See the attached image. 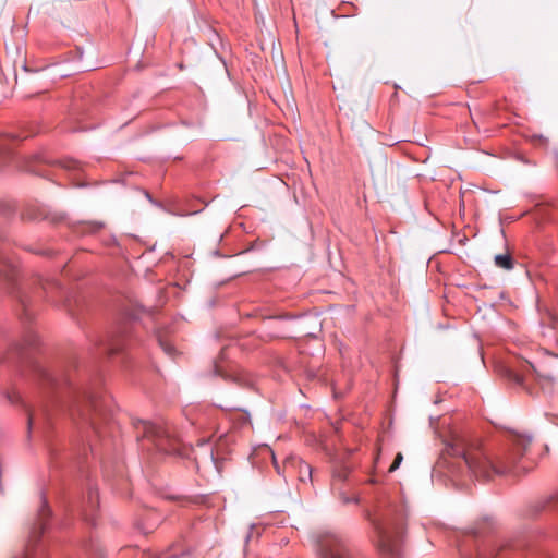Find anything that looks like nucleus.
Returning <instances> with one entry per match:
<instances>
[{
	"mask_svg": "<svg viewBox=\"0 0 558 558\" xmlns=\"http://www.w3.org/2000/svg\"><path fill=\"white\" fill-rule=\"evenodd\" d=\"M470 551L461 549L463 558H508V549L490 539H482L477 536H469Z\"/></svg>",
	"mask_w": 558,
	"mask_h": 558,
	"instance_id": "obj_8",
	"label": "nucleus"
},
{
	"mask_svg": "<svg viewBox=\"0 0 558 558\" xmlns=\"http://www.w3.org/2000/svg\"><path fill=\"white\" fill-rule=\"evenodd\" d=\"M318 553L322 558H351L350 549L344 539L333 533L319 538Z\"/></svg>",
	"mask_w": 558,
	"mask_h": 558,
	"instance_id": "obj_9",
	"label": "nucleus"
},
{
	"mask_svg": "<svg viewBox=\"0 0 558 558\" xmlns=\"http://www.w3.org/2000/svg\"><path fill=\"white\" fill-rule=\"evenodd\" d=\"M402 460H403L402 453L398 452L392 464L389 468V472H395L400 466Z\"/></svg>",
	"mask_w": 558,
	"mask_h": 558,
	"instance_id": "obj_18",
	"label": "nucleus"
},
{
	"mask_svg": "<svg viewBox=\"0 0 558 558\" xmlns=\"http://www.w3.org/2000/svg\"><path fill=\"white\" fill-rule=\"evenodd\" d=\"M134 427L138 435L141 434L143 438L151 440L159 451L165 453L177 452V440L165 424L138 420L134 423Z\"/></svg>",
	"mask_w": 558,
	"mask_h": 558,
	"instance_id": "obj_5",
	"label": "nucleus"
},
{
	"mask_svg": "<svg viewBox=\"0 0 558 558\" xmlns=\"http://www.w3.org/2000/svg\"><path fill=\"white\" fill-rule=\"evenodd\" d=\"M532 436L514 433L502 457L493 459L481 447L462 437H453L446 444L445 453L458 458L475 477L488 480L494 475L525 474L534 469L536 460L531 448Z\"/></svg>",
	"mask_w": 558,
	"mask_h": 558,
	"instance_id": "obj_1",
	"label": "nucleus"
},
{
	"mask_svg": "<svg viewBox=\"0 0 558 558\" xmlns=\"http://www.w3.org/2000/svg\"><path fill=\"white\" fill-rule=\"evenodd\" d=\"M7 397H8L9 401L12 402V403L17 402L19 399H20V397L16 393H14V395H10L9 393Z\"/></svg>",
	"mask_w": 558,
	"mask_h": 558,
	"instance_id": "obj_20",
	"label": "nucleus"
},
{
	"mask_svg": "<svg viewBox=\"0 0 558 558\" xmlns=\"http://www.w3.org/2000/svg\"><path fill=\"white\" fill-rule=\"evenodd\" d=\"M50 515L47 500L41 497V507L38 511V523L31 532L29 539L24 550L13 558H48L44 547L38 545L40 535L46 529V520Z\"/></svg>",
	"mask_w": 558,
	"mask_h": 558,
	"instance_id": "obj_7",
	"label": "nucleus"
},
{
	"mask_svg": "<svg viewBox=\"0 0 558 558\" xmlns=\"http://www.w3.org/2000/svg\"><path fill=\"white\" fill-rule=\"evenodd\" d=\"M350 501H351V499H349L347 497H343V502L348 504ZM352 501L356 502L357 500L356 499H352Z\"/></svg>",
	"mask_w": 558,
	"mask_h": 558,
	"instance_id": "obj_23",
	"label": "nucleus"
},
{
	"mask_svg": "<svg viewBox=\"0 0 558 558\" xmlns=\"http://www.w3.org/2000/svg\"><path fill=\"white\" fill-rule=\"evenodd\" d=\"M351 472V468L347 464H339L337 465L332 471V485L336 484V482H343L348 478L349 474Z\"/></svg>",
	"mask_w": 558,
	"mask_h": 558,
	"instance_id": "obj_12",
	"label": "nucleus"
},
{
	"mask_svg": "<svg viewBox=\"0 0 558 558\" xmlns=\"http://www.w3.org/2000/svg\"><path fill=\"white\" fill-rule=\"evenodd\" d=\"M159 344L168 355H173L175 350L171 343H169L162 339H159Z\"/></svg>",
	"mask_w": 558,
	"mask_h": 558,
	"instance_id": "obj_17",
	"label": "nucleus"
},
{
	"mask_svg": "<svg viewBox=\"0 0 558 558\" xmlns=\"http://www.w3.org/2000/svg\"><path fill=\"white\" fill-rule=\"evenodd\" d=\"M300 472L302 473L301 475V481H305L304 476H303V472L307 474L308 478H311L312 476V468L310 464L307 463H302L301 464V470Z\"/></svg>",
	"mask_w": 558,
	"mask_h": 558,
	"instance_id": "obj_19",
	"label": "nucleus"
},
{
	"mask_svg": "<svg viewBox=\"0 0 558 558\" xmlns=\"http://www.w3.org/2000/svg\"><path fill=\"white\" fill-rule=\"evenodd\" d=\"M38 372L43 380L47 381L50 385H57V379L47 369L40 368Z\"/></svg>",
	"mask_w": 558,
	"mask_h": 558,
	"instance_id": "obj_16",
	"label": "nucleus"
},
{
	"mask_svg": "<svg viewBox=\"0 0 558 558\" xmlns=\"http://www.w3.org/2000/svg\"><path fill=\"white\" fill-rule=\"evenodd\" d=\"M61 165L65 170H69V171H77V170H81V168H82V165L78 161L73 160V159L63 160L61 162Z\"/></svg>",
	"mask_w": 558,
	"mask_h": 558,
	"instance_id": "obj_15",
	"label": "nucleus"
},
{
	"mask_svg": "<svg viewBox=\"0 0 558 558\" xmlns=\"http://www.w3.org/2000/svg\"><path fill=\"white\" fill-rule=\"evenodd\" d=\"M130 339V329L129 327L124 326L121 327L118 331H116L113 335H111L109 338L104 340L101 342V347L104 348V351L108 354H114L121 351L125 343Z\"/></svg>",
	"mask_w": 558,
	"mask_h": 558,
	"instance_id": "obj_10",
	"label": "nucleus"
},
{
	"mask_svg": "<svg viewBox=\"0 0 558 558\" xmlns=\"http://www.w3.org/2000/svg\"><path fill=\"white\" fill-rule=\"evenodd\" d=\"M94 498L97 500V498H98L97 492L90 490L89 492V501L93 502Z\"/></svg>",
	"mask_w": 558,
	"mask_h": 558,
	"instance_id": "obj_21",
	"label": "nucleus"
},
{
	"mask_svg": "<svg viewBox=\"0 0 558 558\" xmlns=\"http://www.w3.org/2000/svg\"><path fill=\"white\" fill-rule=\"evenodd\" d=\"M494 263L496 267L505 270H511L514 266L513 259L509 253L496 255L494 258Z\"/></svg>",
	"mask_w": 558,
	"mask_h": 558,
	"instance_id": "obj_13",
	"label": "nucleus"
},
{
	"mask_svg": "<svg viewBox=\"0 0 558 558\" xmlns=\"http://www.w3.org/2000/svg\"><path fill=\"white\" fill-rule=\"evenodd\" d=\"M532 374L542 385H550L554 381V376L545 363L533 364L531 362L525 361L521 365L520 369H514L511 367L505 368V376L510 381L522 387H524L526 377Z\"/></svg>",
	"mask_w": 558,
	"mask_h": 558,
	"instance_id": "obj_6",
	"label": "nucleus"
},
{
	"mask_svg": "<svg viewBox=\"0 0 558 558\" xmlns=\"http://www.w3.org/2000/svg\"><path fill=\"white\" fill-rule=\"evenodd\" d=\"M0 286L26 308L28 302L27 287L17 282V266L10 257V244L0 234Z\"/></svg>",
	"mask_w": 558,
	"mask_h": 558,
	"instance_id": "obj_4",
	"label": "nucleus"
},
{
	"mask_svg": "<svg viewBox=\"0 0 558 558\" xmlns=\"http://www.w3.org/2000/svg\"><path fill=\"white\" fill-rule=\"evenodd\" d=\"M33 421H34V417L33 415L31 414L29 417H28V424L32 425L33 424Z\"/></svg>",
	"mask_w": 558,
	"mask_h": 558,
	"instance_id": "obj_24",
	"label": "nucleus"
},
{
	"mask_svg": "<svg viewBox=\"0 0 558 558\" xmlns=\"http://www.w3.org/2000/svg\"><path fill=\"white\" fill-rule=\"evenodd\" d=\"M371 522L378 551L386 558H399L404 529L402 509H387L371 518Z\"/></svg>",
	"mask_w": 558,
	"mask_h": 558,
	"instance_id": "obj_2",
	"label": "nucleus"
},
{
	"mask_svg": "<svg viewBox=\"0 0 558 558\" xmlns=\"http://www.w3.org/2000/svg\"><path fill=\"white\" fill-rule=\"evenodd\" d=\"M28 218H31V219H36L37 217H35V216H31V215H29V216H28Z\"/></svg>",
	"mask_w": 558,
	"mask_h": 558,
	"instance_id": "obj_26",
	"label": "nucleus"
},
{
	"mask_svg": "<svg viewBox=\"0 0 558 558\" xmlns=\"http://www.w3.org/2000/svg\"><path fill=\"white\" fill-rule=\"evenodd\" d=\"M272 458H274V462H276V460H275V457H274V456H272ZM275 468L277 469V473H280V469H279V466H278V464H277V463H275Z\"/></svg>",
	"mask_w": 558,
	"mask_h": 558,
	"instance_id": "obj_25",
	"label": "nucleus"
},
{
	"mask_svg": "<svg viewBox=\"0 0 558 558\" xmlns=\"http://www.w3.org/2000/svg\"><path fill=\"white\" fill-rule=\"evenodd\" d=\"M38 284L40 286L39 289L45 293L46 298L51 302H53L52 296H51L52 291L61 289L59 282H57L56 280L38 279Z\"/></svg>",
	"mask_w": 558,
	"mask_h": 558,
	"instance_id": "obj_11",
	"label": "nucleus"
},
{
	"mask_svg": "<svg viewBox=\"0 0 558 558\" xmlns=\"http://www.w3.org/2000/svg\"><path fill=\"white\" fill-rule=\"evenodd\" d=\"M177 554H165L162 558H177Z\"/></svg>",
	"mask_w": 558,
	"mask_h": 558,
	"instance_id": "obj_22",
	"label": "nucleus"
},
{
	"mask_svg": "<svg viewBox=\"0 0 558 558\" xmlns=\"http://www.w3.org/2000/svg\"><path fill=\"white\" fill-rule=\"evenodd\" d=\"M69 395L68 408L73 420L80 418L98 434V418L107 420V401L86 389L71 388Z\"/></svg>",
	"mask_w": 558,
	"mask_h": 558,
	"instance_id": "obj_3",
	"label": "nucleus"
},
{
	"mask_svg": "<svg viewBox=\"0 0 558 558\" xmlns=\"http://www.w3.org/2000/svg\"><path fill=\"white\" fill-rule=\"evenodd\" d=\"M543 508H558V490L546 497Z\"/></svg>",
	"mask_w": 558,
	"mask_h": 558,
	"instance_id": "obj_14",
	"label": "nucleus"
}]
</instances>
